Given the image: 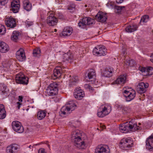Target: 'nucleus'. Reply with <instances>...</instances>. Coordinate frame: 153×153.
<instances>
[{
	"label": "nucleus",
	"instance_id": "1",
	"mask_svg": "<svg viewBox=\"0 0 153 153\" xmlns=\"http://www.w3.org/2000/svg\"><path fill=\"white\" fill-rule=\"evenodd\" d=\"M81 137L80 131L76 130L72 132L71 138L75 146L79 149H84L86 147V145L85 141L81 139Z\"/></svg>",
	"mask_w": 153,
	"mask_h": 153
},
{
	"label": "nucleus",
	"instance_id": "2",
	"mask_svg": "<svg viewBox=\"0 0 153 153\" xmlns=\"http://www.w3.org/2000/svg\"><path fill=\"white\" fill-rule=\"evenodd\" d=\"M142 127L137 126V123L134 120H132L129 122L127 124H122L120 126L119 129L120 131L123 133H126L129 131V130L135 131L138 130H140L142 129Z\"/></svg>",
	"mask_w": 153,
	"mask_h": 153
},
{
	"label": "nucleus",
	"instance_id": "3",
	"mask_svg": "<svg viewBox=\"0 0 153 153\" xmlns=\"http://www.w3.org/2000/svg\"><path fill=\"white\" fill-rule=\"evenodd\" d=\"M133 140L131 138L124 137L121 140L119 146L121 149L127 150L133 146Z\"/></svg>",
	"mask_w": 153,
	"mask_h": 153
},
{
	"label": "nucleus",
	"instance_id": "4",
	"mask_svg": "<svg viewBox=\"0 0 153 153\" xmlns=\"http://www.w3.org/2000/svg\"><path fill=\"white\" fill-rule=\"evenodd\" d=\"M58 84L56 82L51 83L47 88L45 92L46 95L49 96H53L57 93Z\"/></svg>",
	"mask_w": 153,
	"mask_h": 153
},
{
	"label": "nucleus",
	"instance_id": "5",
	"mask_svg": "<svg viewBox=\"0 0 153 153\" xmlns=\"http://www.w3.org/2000/svg\"><path fill=\"white\" fill-rule=\"evenodd\" d=\"M93 53L94 55L97 56H105L107 53V49L103 45L97 46L93 49Z\"/></svg>",
	"mask_w": 153,
	"mask_h": 153
},
{
	"label": "nucleus",
	"instance_id": "6",
	"mask_svg": "<svg viewBox=\"0 0 153 153\" xmlns=\"http://www.w3.org/2000/svg\"><path fill=\"white\" fill-rule=\"evenodd\" d=\"M111 110V107L108 104L102 105L98 109L97 115H108Z\"/></svg>",
	"mask_w": 153,
	"mask_h": 153
},
{
	"label": "nucleus",
	"instance_id": "7",
	"mask_svg": "<svg viewBox=\"0 0 153 153\" xmlns=\"http://www.w3.org/2000/svg\"><path fill=\"white\" fill-rule=\"evenodd\" d=\"M15 80L17 83L23 85H27L28 82V78L22 73H19L16 75Z\"/></svg>",
	"mask_w": 153,
	"mask_h": 153
},
{
	"label": "nucleus",
	"instance_id": "8",
	"mask_svg": "<svg viewBox=\"0 0 153 153\" xmlns=\"http://www.w3.org/2000/svg\"><path fill=\"white\" fill-rule=\"evenodd\" d=\"M126 90L124 91V96L126 98V100L127 102H130L133 100L135 96L136 92L133 90L131 91L127 90L129 89L128 87L126 88Z\"/></svg>",
	"mask_w": 153,
	"mask_h": 153
},
{
	"label": "nucleus",
	"instance_id": "9",
	"mask_svg": "<svg viewBox=\"0 0 153 153\" xmlns=\"http://www.w3.org/2000/svg\"><path fill=\"white\" fill-rule=\"evenodd\" d=\"M94 23V19L90 18L85 17L83 18L78 23V25L79 27L84 28L86 25H91Z\"/></svg>",
	"mask_w": 153,
	"mask_h": 153
},
{
	"label": "nucleus",
	"instance_id": "10",
	"mask_svg": "<svg viewBox=\"0 0 153 153\" xmlns=\"http://www.w3.org/2000/svg\"><path fill=\"white\" fill-rule=\"evenodd\" d=\"M12 126L13 129L18 133H22L24 131L23 126L21 123L17 121H13L12 123Z\"/></svg>",
	"mask_w": 153,
	"mask_h": 153
},
{
	"label": "nucleus",
	"instance_id": "11",
	"mask_svg": "<svg viewBox=\"0 0 153 153\" xmlns=\"http://www.w3.org/2000/svg\"><path fill=\"white\" fill-rule=\"evenodd\" d=\"M148 86L149 85L147 83H145L143 82H141L137 86L136 90L138 93L141 94H143L146 91Z\"/></svg>",
	"mask_w": 153,
	"mask_h": 153
},
{
	"label": "nucleus",
	"instance_id": "12",
	"mask_svg": "<svg viewBox=\"0 0 153 153\" xmlns=\"http://www.w3.org/2000/svg\"><path fill=\"white\" fill-rule=\"evenodd\" d=\"M20 4L19 0H14L11 3V8L10 10L14 13L18 12L20 8Z\"/></svg>",
	"mask_w": 153,
	"mask_h": 153
},
{
	"label": "nucleus",
	"instance_id": "13",
	"mask_svg": "<svg viewBox=\"0 0 153 153\" xmlns=\"http://www.w3.org/2000/svg\"><path fill=\"white\" fill-rule=\"evenodd\" d=\"M146 143V149L150 151H153V134L147 139Z\"/></svg>",
	"mask_w": 153,
	"mask_h": 153
},
{
	"label": "nucleus",
	"instance_id": "14",
	"mask_svg": "<svg viewBox=\"0 0 153 153\" xmlns=\"http://www.w3.org/2000/svg\"><path fill=\"white\" fill-rule=\"evenodd\" d=\"M5 22L7 26L10 28H14L16 26V19L11 17L7 19Z\"/></svg>",
	"mask_w": 153,
	"mask_h": 153
},
{
	"label": "nucleus",
	"instance_id": "15",
	"mask_svg": "<svg viewBox=\"0 0 153 153\" xmlns=\"http://www.w3.org/2000/svg\"><path fill=\"white\" fill-rule=\"evenodd\" d=\"M16 58L20 61H23L26 58L25 52L23 49L20 48L18 50L16 53Z\"/></svg>",
	"mask_w": 153,
	"mask_h": 153
},
{
	"label": "nucleus",
	"instance_id": "16",
	"mask_svg": "<svg viewBox=\"0 0 153 153\" xmlns=\"http://www.w3.org/2000/svg\"><path fill=\"white\" fill-rule=\"evenodd\" d=\"M57 19L53 15H50L48 16L47 19V22L49 26H54L56 25L57 22Z\"/></svg>",
	"mask_w": 153,
	"mask_h": 153
},
{
	"label": "nucleus",
	"instance_id": "17",
	"mask_svg": "<svg viewBox=\"0 0 153 153\" xmlns=\"http://www.w3.org/2000/svg\"><path fill=\"white\" fill-rule=\"evenodd\" d=\"M84 92L79 88H76L74 92V96L76 99L80 100L84 97Z\"/></svg>",
	"mask_w": 153,
	"mask_h": 153
},
{
	"label": "nucleus",
	"instance_id": "18",
	"mask_svg": "<svg viewBox=\"0 0 153 153\" xmlns=\"http://www.w3.org/2000/svg\"><path fill=\"white\" fill-rule=\"evenodd\" d=\"M126 75H120L115 81L113 82V84H116L123 85L126 82Z\"/></svg>",
	"mask_w": 153,
	"mask_h": 153
},
{
	"label": "nucleus",
	"instance_id": "19",
	"mask_svg": "<svg viewBox=\"0 0 153 153\" xmlns=\"http://www.w3.org/2000/svg\"><path fill=\"white\" fill-rule=\"evenodd\" d=\"M95 17L99 22L103 23L105 22L107 19L106 14L102 12L98 13Z\"/></svg>",
	"mask_w": 153,
	"mask_h": 153
},
{
	"label": "nucleus",
	"instance_id": "20",
	"mask_svg": "<svg viewBox=\"0 0 153 153\" xmlns=\"http://www.w3.org/2000/svg\"><path fill=\"white\" fill-rule=\"evenodd\" d=\"M9 50L8 45L5 42L0 41V52L1 53H5Z\"/></svg>",
	"mask_w": 153,
	"mask_h": 153
},
{
	"label": "nucleus",
	"instance_id": "21",
	"mask_svg": "<svg viewBox=\"0 0 153 153\" xmlns=\"http://www.w3.org/2000/svg\"><path fill=\"white\" fill-rule=\"evenodd\" d=\"M95 153H109V150L103 146H98L95 150Z\"/></svg>",
	"mask_w": 153,
	"mask_h": 153
},
{
	"label": "nucleus",
	"instance_id": "22",
	"mask_svg": "<svg viewBox=\"0 0 153 153\" xmlns=\"http://www.w3.org/2000/svg\"><path fill=\"white\" fill-rule=\"evenodd\" d=\"M73 31V29L71 27L67 26L63 29L62 34L64 36H69L72 34Z\"/></svg>",
	"mask_w": 153,
	"mask_h": 153
},
{
	"label": "nucleus",
	"instance_id": "23",
	"mask_svg": "<svg viewBox=\"0 0 153 153\" xmlns=\"http://www.w3.org/2000/svg\"><path fill=\"white\" fill-rule=\"evenodd\" d=\"M12 63L11 61L6 60L2 63V68L3 70L7 71H9L11 69L10 68Z\"/></svg>",
	"mask_w": 153,
	"mask_h": 153
},
{
	"label": "nucleus",
	"instance_id": "24",
	"mask_svg": "<svg viewBox=\"0 0 153 153\" xmlns=\"http://www.w3.org/2000/svg\"><path fill=\"white\" fill-rule=\"evenodd\" d=\"M62 58L64 61H68L71 62L73 60V57L71 53L69 52L63 54Z\"/></svg>",
	"mask_w": 153,
	"mask_h": 153
},
{
	"label": "nucleus",
	"instance_id": "25",
	"mask_svg": "<svg viewBox=\"0 0 153 153\" xmlns=\"http://www.w3.org/2000/svg\"><path fill=\"white\" fill-rule=\"evenodd\" d=\"M18 149L17 145L16 144H12L8 146L6 149L7 153H14L16 150Z\"/></svg>",
	"mask_w": 153,
	"mask_h": 153
},
{
	"label": "nucleus",
	"instance_id": "26",
	"mask_svg": "<svg viewBox=\"0 0 153 153\" xmlns=\"http://www.w3.org/2000/svg\"><path fill=\"white\" fill-rule=\"evenodd\" d=\"M23 8L27 11H30L32 8V4L28 0H25L23 1Z\"/></svg>",
	"mask_w": 153,
	"mask_h": 153
},
{
	"label": "nucleus",
	"instance_id": "27",
	"mask_svg": "<svg viewBox=\"0 0 153 153\" xmlns=\"http://www.w3.org/2000/svg\"><path fill=\"white\" fill-rule=\"evenodd\" d=\"M137 28V25L135 24H132L128 26L125 29L126 32L128 33H131L136 30Z\"/></svg>",
	"mask_w": 153,
	"mask_h": 153
},
{
	"label": "nucleus",
	"instance_id": "28",
	"mask_svg": "<svg viewBox=\"0 0 153 153\" xmlns=\"http://www.w3.org/2000/svg\"><path fill=\"white\" fill-rule=\"evenodd\" d=\"M20 35V33L19 31H14L11 36V39L15 42H16L18 39Z\"/></svg>",
	"mask_w": 153,
	"mask_h": 153
},
{
	"label": "nucleus",
	"instance_id": "29",
	"mask_svg": "<svg viewBox=\"0 0 153 153\" xmlns=\"http://www.w3.org/2000/svg\"><path fill=\"white\" fill-rule=\"evenodd\" d=\"M60 66L56 67L53 70V75L56 78L59 77L61 74Z\"/></svg>",
	"mask_w": 153,
	"mask_h": 153
},
{
	"label": "nucleus",
	"instance_id": "30",
	"mask_svg": "<svg viewBox=\"0 0 153 153\" xmlns=\"http://www.w3.org/2000/svg\"><path fill=\"white\" fill-rule=\"evenodd\" d=\"M71 108H69L66 105L62 107L61 109V113L64 114H69L71 112L70 110Z\"/></svg>",
	"mask_w": 153,
	"mask_h": 153
},
{
	"label": "nucleus",
	"instance_id": "31",
	"mask_svg": "<svg viewBox=\"0 0 153 153\" xmlns=\"http://www.w3.org/2000/svg\"><path fill=\"white\" fill-rule=\"evenodd\" d=\"M149 16L147 15L143 16L141 18L140 24L141 25H144V23L148 22L149 20Z\"/></svg>",
	"mask_w": 153,
	"mask_h": 153
},
{
	"label": "nucleus",
	"instance_id": "32",
	"mask_svg": "<svg viewBox=\"0 0 153 153\" xmlns=\"http://www.w3.org/2000/svg\"><path fill=\"white\" fill-rule=\"evenodd\" d=\"M88 76L89 79H92V80H91V82L94 81L96 77L95 72L93 70L89 71L88 73Z\"/></svg>",
	"mask_w": 153,
	"mask_h": 153
},
{
	"label": "nucleus",
	"instance_id": "33",
	"mask_svg": "<svg viewBox=\"0 0 153 153\" xmlns=\"http://www.w3.org/2000/svg\"><path fill=\"white\" fill-rule=\"evenodd\" d=\"M125 8V7L124 6H115L114 7V10L116 13H120Z\"/></svg>",
	"mask_w": 153,
	"mask_h": 153
},
{
	"label": "nucleus",
	"instance_id": "34",
	"mask_svg": "<svg viewBox=\"0 0 153 153\" xmlns=\"http://www.w3.org/2000/svg\"><path fill=\"white\" fill-rule=\"evenodd\" d=\"M112 71L111 70L106 69L105 70L103 73V75L106 77H110L111 76Z\"/></svg>",
	"mask_w": 153,
	"mask_h": 153
},
{
	"label": "nucleus",
	"instance_id": "35",
	"mask_svg": "<svg viewBox=\"0 0 153 153\" xmlns=\"http://www.w3.org/2000/svg\"><path fill=\"white\" fill-rule=\"evenodd\" d=\"M79 79L77 76H73L70 80V85L73 86L76 85L78 82Z\"/></svg>",
	"mask_w": 153,
	"mask_h": 153
},
{
	"label": "nucleus",
	"instance_id": "36",
	"mask_svg": "<svg viewBox=\"0 0 153 153\" xmlns=\"http://www.w3.org/2000/svg\"><path fill=\"white\" fill-rule=\"evenodd\" d=\"M67 106H68L70 108H71V111H73L76 108V105L74 103L73 101H70L67 104Z\"/></svg>",
	"mask_w": 153,
	"mask_h": 153
},
{
	"label": "nucleus",
	"instance_id": "37",
	"mask_svg": "<svg viewBox=\"0 0 153 153\" xmlns=\"http://www.w3.org/2000/svg\"><path fill=\"white\" fill-rule=\"evenodd\" d=\"M125 63L127 66L132 67L134 66L135 62L134 60L132 59L131 60H127Z\"/></svg>",
	"mask_w": 153,
	"mask_h": 153
},
{
	"label": "nucleus",
	"instance_id": "38",
	"mask_svg": "<svg viewBox=\"0 0 153 153\" xmlns=\"http://www.w3.org/2000/svg\"><path fill=\"white\" fill-rule=\"evenodd\" d=\"M41 51L39 48H37L33 50V55L34 56L39 57L40 56Z\"/></svg>",
	"mask_w": 153,
	"mask_h": 153
},
{
	"label": "nucleus",
	"instance_id": "39",
	"mask_svg": "<svg viewBox=\"0 0 153 153\" xmlns=\"http://www.w3.org/2000/svg\"><path fill=\"white\" fill-rule=\"evenodd\" d=\"M153 70V68L151 67H149L146 68V74H143L144 76H147L150 75V71Z\"/></svg>",
	"mask_w": 153,
	"mask_h": 153
},
{
	"label": "nucleus",
	"instance_id": "40",
	"mask_svg": "<svg viewBox=\"0 0 153 153\" xmlns=\"http://www.w3.org/2000/svg\"><path fill=\"white\" fill-rule=\"evenodd\" d=\"M0 115H6V111L3 104H0Z\"/></svg>",
	"mask_w": 153,
	"mask_h": 153
},
{
	"label": "nucleus",
	"instance_id": "41",
	"mask_svg": "<svg viewBox=\"0 0 153 153\" xmlns=\"http://www.w3.org/2000/svg\"><path fill=\"white\" fill-rule=\"evenodd\" d=\"M23 98L22 97L19 96V97L18 100L19 102H17L16 103L17 107L18 108V109H19L21 105H22V101Z\"/></svg>",
	"mask_w": 153,
	"mask_h": 153
},
{
	"label": "nucleus",
	"instance_id": "42",
	"mask_svg": "<svg viewBox=\"0 0 153 153\" xmlns=\"http://www.w3.org/2000/svg\"><path fill=\"white\" fill-rule=\"evenodd\" d=\"M6 33V29L4 26L1 24H0V33L1 34H4Z\"/></svg>",
	"mask_w": 153,
	"mask_h": 153
},
{
	"label": "nucleus",
	"instance_id": "43",
	"mask_svg": "<svg viewBox=\"0 0 153 153\" xmlns=\"http://www.w3.org/2000/svg\"><path fill=\"white\" fill-rule=\"evenodd\" d=\"M42 114H43L44 115H46L47 114H50V113L48 112L46 110H40L38 112L37 115H41Z\"/></svg>",
	"mask_w": 153,
	"mask_h": 153
},
{
	"label": "nucleus",
	"instance_id": "44",
	"mask_svg": "<svg viewBox=\"0 0 153 153\" xmlns=\"http://www.w3.org/2000/svg\"><path fill=\"white\" fill-rule=\"evenodd\" d=\"M84 88L86 89L89 91H92L93 90V88L88 84H85L84 85Z\"/></svg>",
	"mask_w": 153,
	"mask_h": 153
},
{
	"label": "nucleus",
	"instance_id": "45",
	"mask_svg": "<svg viewBox=\"0 0 153 153\" xmlns=\"http://www.w3.org/2000/svg\"><path fill=\"white\" fill-rule=\"evenodd\" d=\"M8 0H0V4L4 5L8 2Z\"/></svg>",
	"mask_w": 153,
	"mask_h": 153
},
{
	"label": "nucleus",
	"instance_id": "46",
	"mask_svg": "<svg viewBox=\"0 0 153 153\" xmlns=\"http://www.w3.org/2000/svg\"><path fill=\"white\" fill-rule=\"evenodd\" d=\"M139 70L143 73V74H146V68L144 67H140L139 68Z\"/></svg>",
	"mask_w": 153,
	"mask_h": 153
},
{
	"label": "nucleus",
	"instance_id": "47",
	"mask_svg": "<svg viewBox=\"0 0 153 153\" xmlns=\"http://www.w3.org/2000/svg\"><path fill=\"white\" fill-rule=\"evenodd\" d=\"M60 66V67L61 68H60V71L61 72V74L62 73H65L66 71V70L64 69H65V68L64 67H63L62 66Z\"/></svg>",
	"mask_w": 153,
	"mask_h": 153
},
{
	"label": "nucleus",
	"instance_id": "48",
	"mask_svg": "<svg viewBox=\"0 0 153 153\" xmlns=\"http://www.w3.org/2000/svg\"><path fill=\"white\" fill-rule=\"evenodd\" d=\"M45 115H37V118L39 120H41L44 118Z\"/></svg>",
	"mask_w": 153,
	"mask_h": 153
},
{
	"label": "nucleus",
	"instance_id": "49",
	"mask_svg": "<svg viewBox=\"0 0 153 153\" xmlns=\"http://www.w3.org/2000/svg\"><path fill=\"white\" fill-rule=\"evenodd\" d=\"M38 153H46L45 152L44 149H41L39 150Z\"/></svg>",
	"mask_w": 153,
	"mask_h": 153
},
{
	"label": "nucleus",
	"instance_id": "50",
	"mask_svg": "<svg viewBox=\"0 0 153 153\" xmlns=\"http://www.w3.org/2000/svg\"><path fill=\"white\" fill-rule=\"evenodd\" d=\"M123 0H116V2L118 4L121 3L123 1Z\"/></svg>",
	"mask_w": 153,
	"mask_h": 153
},
{
	"label": "nucleus",
	"instance_id": "51",
	"mask_svg": "<svg viewBox=\"0 0 153 153\" xmlns=\"http://www.w3.org/2000/svg\"><path fill=\"white\" fill-rule=\"evenodd\" d=\"M150 57V60L152 62H153V53L151 55Z\"/></svg>",
	"mask_w": 153,
	"mask_h": 153
},
{
	"label": "nucleus",
	"instance_id": "52",
	"mask_svg": "<svg viewBox=\"0 0 153 153\" xmlns=\"http://www.w3.org/2000/svg\"><path fill=\"white\" fill-rule=\"evenodd\" d=\"M6 115H0V119H3L5 118Z\"/></svg>",
	"mask_w": 153,
	"mask_h": 153
},
{
	"label": "nucleus",
	"instance_id": "53",
	"mask_svg": "<svg viewBox=\"0 0 153 153\" xmlns=\"http://www.w3.org/2000/svg\"><path fill=\"white\" fill-rule=\"evenodd\" d=\"M99 117H103L105 115H98Z\"/></svg>",
	"mask_w": 153,
	"mask_h": 153
},
{
	"label": "nucleus",
	"instance_id": "54",
	"mask_svg": "<svg viewBox=\"0 0 153 153\" xmlns=\"http://www.w3.org/2000/svg\"><path fill=\"white\" fill-rule=\"evenodd\" d=\"M102 127V129H104L105 128V126L104 125H102V126H101Z\"/></svg>",
	"mask_w": 153,
	"mask_h": 153
},
{
	"label": "nucleus",
	"instance_id": "55",
	"mask_svg": "<svg viewBox=\"0 0 153 153\" xmlns=\"http://www.w3.org/2000/svg\"><path fill=\"white\" fill-rule=\"evenodd\" d=\"M32 146H31V145H30L29 146V147L31 149V147Z\"/></svg>",
	"mask_w": 153,
	"mask_h": 153
},
{
	"label": "nucleus",
	"instance_id": "56",
	"mask_svg": "<svg viewBox=\"0 0 153 153\" xmlns=\"http://www.w3.org/2000/svg\"><path fill=\"white\" fill-rule=\"evenodd\" d=\"M138 124L139 126H140L141 125V123H139Z\"/></svg>",
	"mask_w": 153,
	"mask_h": 153
},
{
	"label": "nucleus",
	"instance_id": "57",
	"mask_svg": "<svg viewBox=\"0 0 153 153\" xmlns=\"http://www.w3.org/2000/svg\"><path fill=\"white\" fill-rule=\"evenodd\" d=\"M54 30V32H56L57 31V30L56 29H55Z\"/></svg>",
	"mask_w": 153,
	"mask_h": 153
},
{
	"label": "nucleus",
	"instance_id": "58",
	"mask_svg": "<svg viewBox=\"0 0 153 153\" xmlns=\"http://www.w3.org/2000/svg\"><path fill=\"white\" fill-rule=\"evenodd\" d=\"M123 53V54H125V52H124V53Z\"/></svg>",
	"mask_w": 153,
	"mask_h": 153
},
{
	"label": "nucleus",
	"instance_id": "59",
	"mask_svg": "<svg viewBox=\"0 0 153 153\" xmlns=\"http://www.w3.org/2000/svg\"><path fill=\"white\" fill-rule=\"evenodd\" d=\"M28 25L29 26H30V25H29V24H28Z\"/></svg>",
	"mask_w": 153,
	"mask_h": 153
},
{
	"label": "nucleus",
	"instance_id": "60",
	"mask_svg": "<svg viewBox=\"0 0 153 153\" xmlns=\"http://www.w3.org/2000/svg\"><path fill=\"white\" fill-rule=\"evenodd\" d=\"M48 146V147H50V146Z\"/></svg>",
	"mask_w": 153,
	"mask_h": 153
}]
</instances>
